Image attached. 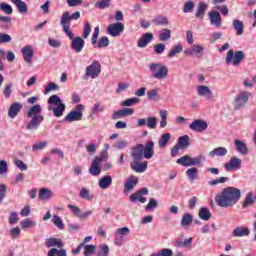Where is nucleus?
<instances>
[{"label":"nucleus","instance_id":"2eb2a0df","mask_svg":"<svg viewBox=\"0 0 256 256\" xmlns=\"http://www.w3.org/2000/svg\"><path fill=\"white\" fill-rule=\"evenodd\" d=\"M144 159H152L155 155V142L148 141L146 145H143Z\"/></svg>","mask_w":256,"mask_h":256},{"label":"nucleus","instance_id":"aec40b11","mask_svg":"<svg viewBox=\"0 0 256 256\" xmlns=\"http://www.w3.org/2000/svg\"><path fill=\"white\" fill-rule=\"evenodd\" d=\"M141 160H134L131 162L130 167L135 173H145L147 171V162H139Z\"/></svg>","mask_w":256,"mask_h":256},{"label":"nucleus","instance_id":"ea45409f","mask_svg":"<svg viewBox=\"0 0 256 256\" xmlns=\"http://www.w3.org/2000/svg\"><path fill=\"white\" fill-rule=\"evenodd\" d=\"M176 163L178 165H182V167H191V156L189 155H184L180 157Z\"/></svg>","mask_w":256,"mask_h":256},{"label":"nucleus","instance_id":"f03ea898","mask_svg":"<svg viewBox=\"0 0 256 256\" xmlns=\"http://www.w3.org/2000/svg\"><path fill=\"white\" fill-rule=\"evenodd\" d=\"M41 111H43V108L39 104H35L34 106L28 109L27 117L31 119L26 126V129L28 131L39 129V125H41L43 121H45V117L41 115Z\"/></svg>","mask_w":256,"mask_h":256},{"label":"nucleus","instance_id":"0e129e2a","mask_svg":"<svg viewBox=\"0 0 256 256\" xmlns=\"http://www.w3.org/2000/svg\"><path fill=\"white\" fill-rule=\"evenodd\" d=\"M68 209H70V211L73 213V215H75L76 217H79V219H81V208L80 207L69 204Z\"/></svg>","mask_w":256,"mask_h":256},{"label":"nucleus","instance_id":"a19ab883","mask_svg":"<svg viewBox=\"0 0 256 256\" xmlns=\"http://www.w3.org/2000/svg\"><path fill=\"white\" fill-rule=\"evenodd\" d=\"M198 215L203 221H209V219H211V211H209L207 207L201 208Z\"/></svg>","mask_w":256,"mask_h":256},{"label":"nucleus","instance_id":"8fccbe9b","mask_svg":"<svg viewBox=\"0 0 256 256\" xmlns=\"http://www.w3.org/2000/svg\"><path fill=\"white\" fill-rule=\"evenodd\" d=\"M140 101L141 99L137 97L126 99L122 102V107H133V105H137Z\"/></svg>","mask_w":256,"mask_h":256},{"label":"nucleus","instance_id":"ddd939ff","mask_svg":"<svg viewBox=\"0 0 256 256\" xmlns=\"http://www.w3.org/2000/svg\"><path fill=\"white\" fill-rule=\"evenodd\" d=\"M208 124L205 120L196 119L190 125L189 129L191 131H196V133H203V131H207Z\"/></svg>","mask_w":256,"mask_h":256},{"label":"nucleus","instance_id":"a211bd4d","mask_svg":"<svg viewBox=\"0 0 256 256\" xmlns=\"http://www.w3.org/2000/svg\"><path fill=\"white\" fill-rule=\"evenodd\" d=\"M21 53L23 55V59L28 65H31L33 63V57L35 55V51H33V48L31 46H24L21 49Z\"/></svg>","mask_w":256,"mask_h":256},{"label":"nucleus","instance_id":"49530a36","mask_svg":"<svg viewBox=\"0 0 256 256\" xmlns=\"http://www.w3.org/2000/svg\"><path fill=\"white\" fill-rule=\"evenodd\" d=\"M109 252H110L109 246L107 244H103L98 247L96 256H109Z\"/></svg>","mask_w":256,"mask_h":256},{"label":"nucleus","instance_id":"603ef678","mask_svg":"<svg viewBox=\"0 0 256 256\" xmlns=\"http://www.w3.org/2000/svg\"><path fill=\"white\" fill-rule=\"evenodd\" d=\"M181 51H183V46L181 44L174 46V48L167 54L168 59H172V57H175V55L181 53Z\"/></svg>","mask_w":256,"mask_h":256},{"label":"nucleus","instance_id":"f704fd0d","mask_svg":"<svg viewBox=\"0 0 256 256\" xmlns=\"http://www.w3.org/2000/svg\"><path fill=\"white\" fill-rule=\"evenodd\" d=\"M227 155V148L217 147L209 152V157H225Z\"/></svg>","mask_w":256,"mask_h":256},{"label":"nucleus","instance_id":"6ab92c4d","mask_svg":"<svg viewBox=\"0 0 256 256\" xmlns=\"http://www.w3.org/2000/svg\"><path fill=\"white\" fill-rule=\"evenodd\" d=\"M208 17H210V25H215V27H221L223 24V19L221 18V14L219 11L213 10L208 13Z\"/></svg>","mask_w":256,"mask_h":256},{"label":"nucleus","instance_id":"412c9836","mask_svg":"<svg viewBox=\"0 0 256 256\" xmlns=\"http://www.w3.org/2000/svg\"><path fill=\"white\" fill-rule=\"evenodd\" d=\"M137 183H139V178H137V176H130L124 183V193L133 191V189H135L137 186Z\"/></svg>","mask_w":256,"mask_h":256},{"label":"nucleus","instance_id":"09e8293b","mask_svg":"<svg viewBox=\"0 0 256 256\" xmlns=\"http://www.w3.org/2000/svg\"><path fill=\"white\" fill-rule=\"evenodd\" d=\"M176 145H179L181 149H187V146L189 145V136L184 135L179 137Z\"/></svg>","mask_w":256,"mask_h":256},{"label":"nucleus","instance_id":"f257e3e1","mask_svg":"<svg viewBox=\"0 0 256 256\" xmlns=\"http://www.w3.org/2000/svg\"><path fill=\"white\" fill-rule=\"evenodd\" d=\"M215 203L218 207L227 209L233 207L241 199V190L235 187L228 186L215 196Z\"/></svg>","mask_w":256,"mask_h":256},{"label":"nucleus","instance_id":"4d7b16f0","mask_svg":"<svg viewBox=\"0 0 256 256\" xmlns=\"http://www.w3.org/2000/svg\"><path fill=\"white\" fill-rule=\"evenodd\" d=\"M147 97L150 101H159V93L157 89H151L147 92Z\"/></svg>","mask_w":256,"mask_h":256},{"label":"nucleus","instance_id":"c85d7f7f","mask_svg":"<svg viewBox=\"0 0 256 256\" xmlns=\"http://www.w3.org/2000/svg\"><path fill=\"white\" fill-rule=\"evenodd\" d=\"M39 199L41 201H49V199H53V191L49 188H41L39 191Z\"/></svg>","mask_w":256,"mask_h":256},{"label":"nucleus","instance_id":"72a5a7b5","mask_svg":"<svg viewBox=\"0 0 256 256\" xmlns=\"http://www.w3.org/2000/svg\"><path fill=\"white\" fill-rule=\"evenodd\" d=\"M11 3L15 5L19 13H28L29 9L27 7V3L23 2L22 0H11Z\"/></svg>","mask_w":256,"mask_h":256},{"label":"nucleus","instance_id":"79ce46f5","mask_svg":"<svg viewBox=\"0 0 256 256\" xmlns=\"http://www.w3.org/2000/svg\"><path fill=\"white\" fill-rule=\"evenodd\" d=\"M191 223H193V215H191L190 213H185L181 219V226L189 227Z\"/></svg>","mask_w":256,"mask_h":256},{"label":"nucleus","instance_id":"e2e57ef3","mask_svg":"<svg viewBox=\"0 0 256 256\" xmlns=\"http://www.w3.org/2000/svg\"><path fill=\"white\" fill-rule=\"evenodd\" d=\"M229 181V177H219L218 179L212 180L209 182V185L211 187H215V185H219V183H227Z\"/></svg>","mask_w":256,"mask_h":256},{"label":"nucleus","instance_id":"e433bc0d","mask_svg":"<svg viewBox=\"0 0 256 256\" xmlns=\"http://www.w3.org/2000/svg\"><path fill=\"white\" fill-rule=\"evenodd\" d=\"M152 23L156 26L169 25V20L163 15H158L153 18Z\"/></svg>","mask_w":256,"mask_h":256},{"label":"nucleus","instance_id":"393cba45","mask_svg":"<svg viewBox=\"0 0 256 256\" xmlns=\"http://www.w3.org/2000/svg\"><path fill=\"white\" fill-rule=\"evenodd\" d=\"M241 163V159L237 157H232L230 159V162L225 164V169H227V171H237V169L241 167Z\"/></svg>","mask_w":256,"mask_h":256},{"label":"nucleus","instance_id":"7ed1b4c3","mask_svg":"<svg viewBox=\"0 0 256 256\" xmlns=\"http://www.w3.org/2000/svg\"><path fill=\"white\" fill-rule=\"evenodd\" d=\"M81 18V12L76 11L72 14L69 12H64L60 19V25L63 27L64 33L67 35L68 39H73V31H71V21H78Z\"/></svg>","mask_w":256,"mask_h":256},{"label":"nucleus","instance_id":"864d4df0","mask_svg":"<svg viewBox=\"0 0 256 256\" xmlns=\"http://www.w3.org/2000/svg\"><path fill=\"white\" fill-rule=\"evenodd\" d=\"M98 49H103L105 47H109V38L107 36H103L98 43L96 44V46Z\"/></svg>","mask_w":256,"mask_h":256},{"label":"nucleus","instance_id":"de8ad7c7","mask_svg":"<svg viewBox=\"0 0 256 256\" xmlns=\"http://www.w3.org/2000/svg\"><path fill=\"white\" fill-rule=\"evenodd\" d=\"M159 115H160V118H161L160 128L161 129H165V127H167V115H168V112H167V110H160L159 111Z\"/></svg>","mask_w":256,"mask_h":256},{"label":"nucleus","instance_id":"dca6fc26","mask_svg":"<svg viewBox=\"0 0 256 256\" xmlns=\"http://www.w3.org/2000/svg\"><path fill=\"white\" fill-rule=\"evenodd\" d=\"M131 157L134 161H142L144 159L143 144H137L131 148Z\"/></svg>","mask_w":256,"mask_h":256},{"label":"nucleus","instance_id":"2f4dec72","mask_svg":"<svg viewBox=\"0 0 256 256\" xmlns=\"http://www.w3.org/2000/svg\"><path fill=\"white\" fill-rule=\"evenodd\" d=\"M232 25L237 35H243L245 33V24H243V21L234 19Z\"/></svg>","mask_w":256,"mask_h":256},{"label":"nucleus","instance_id":"37998d69","mask_svg":"<svg viewBox=\"0 0 256 256\" xmlns=\"http://www.w3.org/2000/svg\"><path fill=\"white\" fill-rule=\"evenodd\" d=\"M84 247V256H92L95 255V251H97V246L93 244H87Z\"/></svg>","mask_w":256,"mask_h":256},{"label":"nucleus","instance_id":"4c0bfd02","mask_svg":"<svg viewBox=\"0 0 256 256\" xmlns=\"http://www.w3.org/2000/svg\"><path fill=\"white\" fill-rule=\"evenodd\" d=\"M79 197L81 199H85L86 201H93V199H94L93 194H91V192L87 188H82L80 190Z\"/></svg>","mask_w":256,"mask_h":256},{"label":"nucleus","instance_id":"58836bf2","mask_svg":"<svg viewBox=\"0 0 256 256\" xmlns=\"http://www.w3.org/2000/svg\"><path fill=\"white\" fill-rule=\"evenodd\" d=\"M170 139L171 133L163 134L158 141V146L160 147V149H163V147H167V143H169Z\"/></svg>","mask_w":256,"mask_h":256},{"label":"nucleus","instance_id":"5fc2aeb1","mask_svg":"<svg viewBox=\"0 0 256 256\" xmlns=\"http://www.w3.org/2000/svg\"><path fill=\"white\" fill-rule=\"evenodd\" d=\"M0 10L7 15H13V7L5 2L0 3Z\"/></svg>","mask_w":256,"mask_h":256},{"label":"nucleus","instance_id":"1a4fd4ad","mask_svg":"<svg viewBox=\"0 0 256 256\" xmlns=\"http://www.w3.org/2000/svg\"><path fill=\"white\" fill-rule=\"evenodd\" d=\"M101 75V63L95 60L91 65H89L85 70V77H90V79H97Z\"/></svg>","mask_w":256,"mask_h":256},{"label":"nucleus","instance_id":"473e14b6","mask_svg":"<svg viewBox=\"0 0 256 256\" xmlns=\"http://www.w3.org/2000/svg\"><path fill=\"white\" fill-rule=\"evenodd\" d=\"M113 183V178L111 176H103L99 180V187L100 189H109L111 187V184Z\"/></svg>","mask_w":256,"mask_h":256},{"label":"nucleus","instance_id":"7c9ffc66","mask_svg":"<svg viewBox=\"0 0 256 256\" xmlns=\"http://www.w3.org/2000/svg\"><path fill=\"white\" fill-rule=\"evenodd\" d=\"M234 144L236 147V151H238V153H241V155H247V153H249V148H247V144H245V142L241 140H235Z\"/></svg>","mask_w":256,"mask_h":256},{"label":"nucleus","instance_id":"20e7f679","mask_svg":"<svg viewBox=\"0 0 256 256\" xmlns=\"http://www.w3.org/2000/svg\"><path fill=\"white\" fill-rule=\"evenodd\" d=\"M48 111H52L54 117H63L65 113V103L61 101V98L57 95H52L48 99Z\"/></svg>","mask_w":256,"mask_h":256},{"label":"nucleus","instance_id":"9b49d317","mask_svg":"<svg viewBox=\"0 0 256 256\" xmlns=\"http://www.w3.org/2000/svg\"><path fill=\"white\" fill-rule=\"evenodd\" d=\"M141 195H149V189L142 188L138 190L136 193L130 195L131 203H136L137 201H139V203H147V198L141 197Z\"/></svg>","mask_w":256,"mask_h":256},{"label":"nucleus","instance_id":"13d9d810","mask_svg":"<svg viewBox=\"0 0 256 256\" xmlns=\"http://www.w3.org/2000/svg\"><path fill=\"white\" fill-rule=\"evenodd\" d=\"M20 225L21 229H29L31 227H35V222L26 218L20 222Z\"/></svg>","mask_w":256,"mask_h":256},{"label":"nucleus","instance_id":"c756f323","mask_svg":"<svg viewBox=\"0 0 256 256\" xmlns=\"http://www.w3.org/2000/svg\"><path fill=\"white\" fill-rule=\"evenodd\" d=\"M207 7L208 6L205 2H199L195 14L196 19H201V21H203V18L205 17V11H207Z\"/></svg>","mask_w":256,"mask_h":256},{"label":"nucleus","instance_id":"4468645a","mask_svg":"<svg viewBox=\"0 0 256 256\" xmlns=\"http://www.w3.org/2000/svg\"><path fill=\"white\" fill-rule=\"evenodd\" d=\"M135 113V110L133 108H123L121 110L115 111L111 119L113 121H117V119H123L124 117H131Z\"/></svg>","mask_w":256,"mask_h":256},{"label":"nucleus","instance_id":"6e6552de","mask_svg":"<svg viewBox=\"0 0 256 256\" xmlns=\"http://www.w3.org/2000/svg\"><path fill=\"white\" fill-rule=\"evenodd\" d=\"M245 59V53L239 50L234 52L233 50H229L226 55V63H232L234 67H239L241 61Z\"/></svg>","mask_w":256,"mask_h":256},{"label":"nucleus","instance_id":"4be33fe9","mask_svg":"<svg viewBox=\"0 0 256 256\" xmlns=\"http://www.w3.org/2000/svg\"><path fill=\"white\" fill-rule=\"evenodd\" d=\"M21 109H23V104H21V102L12 103L8 110V117H10V119H15L16 116L19 115Z\"/></svg>","mask_w":256,"mask_h":256},{"label":"nucleus","instance_id":"39448f33","mask_svg":"<svg viewBox=\"0 0 256 256\" xmlns=\"http://www.w3.org/2000/svg\"><path fill=\"white\" fill-rule=\"evenodd\" d=\"M46 247H58L52 248L48 251V256H67V250L63 249V241L59 238H48L45 243Z\"/></svg>","mask_w":256,"mask_h":256},{"label":"nucleus","instance_id":"338daca9","mask_svg":"<svg viewBox=\"0 0 256 256\" xmlns=\"http://www.w3.org/2000/svg\"><path fill=\"white\" fill-rule=\"evenodd\" d=\"M159 204L157 203V200H155L154 198H151L149 200V203L146 206V211H153V209H156V207H158Z\"/></svg>","mask_w":256,"mask_h":256},{"label":"nucleus","instance_id":"69168bd1","mask_svg":"<svg viewBox=\"0 0 256 256\" xmlns=\"http://www.w3.org/2000/svg\"><path fill=\"white\" fill-rule=\"evenodd\" d=\"M11 93H13V84H6L3 90V95L6 97V99H9V97H11Z\"/></svg>","mask_w":256,"mask_h":256},{"label":"nucleus","instance_id":"b1692460","mask_svg":"<svg viewBox=\"0 0 256 256\" xmlns=\"http://www.w3.org/2000/svg\"><path fill=\"white\" fill-rule=\"evenodd\" d=\"M197 94L199 97H206L208 100L213 99V92L211 91V88L206 85H200L197 87Z\"/></svg>","mask_w":256,"mask_h":256},{"label":"nucleus","instance_id":"3c124183","mask_svg":"<svg viewBox=\"0 0 256 256\" xmlns=\"http://www.w3.org/2000/svg\"><path fill=\"white\" fill-rule=\"evenodd\" d=\"M96 9H107L111 7V0H100L95 3Z\"/></svg>","mask_w":256,"mask_h":256},{"label":"nucleus","instance_id":"423d86ee","mask_svg":"<svg viewBox=\"0 0 256 256\" xmlns=\"http://www.w3.org/2000/svg\"><path fill=\"white\" fill-rule=\"evenodd\" d=\"M151 77L161 81L169 77V68L161 63H152L149 66Z\"/></svg>","mask_w":256,"mask_h":256},{"label":"nucleus","instance_id":"c9c22d12","mask_svg":"<svg viewBox=\"0 0 256 256\" xmlns=\"http://www.w3.org/2000/svg\"><path fill=\"white\" fill-rule=\"evenodd\" d=\"M254 195V192H248L246 194L244 202L242 203L243 209H247V207H250V205H253V203H255V198H253Z\"/></svg>","mask_w":256,"mask_h":256},{"label":"nucleus","instance_id":"774afa93","mask_svg":"<svg viewBox=\"0 0 256 256\" xmlns=\"http://www.w3.org/2000/svg\"><path fill=\"white\" fill-rule=\"evenodd\" d=\"M157 256H173V250L169 248H164L158 251Z\"/></svg>","mask_w":256,"mask_h":256},{"label":"nucleus","instance_id":"9d476101","mask_svg":"<svg viewBox=\"0 0 256 256\" xmlns=\"http://www.w3.org/2000/svg\"><path fill=\"white\" fill-rule=\"evenodd\" d=\"M125 31V25L121 22L112 23L107 27V33L111 37H119Z\"/></svg>","mask_w":256,"mask_h":256},{"label":"nucleus","instance_id":"5701e85b","mask_svg":"<svg viewBox=\"0 0 256 256\" xmlns=\"http://www.w3.org/2000/svg\"><path fill=\"white\" fill-rule=\"evenodd\" d=\"M249 101V92L245 91L242 92L237 98L235 99L234 109H241L245 103Z\"/></svg>","mask_w":256,"mask_h":256},{"label":"nucleus","instance_id":"bb28decb","mask_svg":"<svg viewBox=\"0 0 256 256\" xmlns=\"http://www.w3.org/2000/svg\"><path fill=\"white\" fill-rule=\"evenodd\" d=\"M100 165H101V162H99V160L94 159L89 168L90 175H93L94 177L101 175V166Z\"/></svg>","mask_w":256,"mask_h":256},{"label":"nucleus","instance_id":"c03bdc74","mask_svg":"<svg viewBox=\"0 0 256 256\" xmlns=\"http://www.w3.org/2000/svg\"><path fill=\"white\" fill-rule=\"evenodd\" d=\"M186 175L189 181H195L197 179V175H199V170L195 167L186 170Z\"/></svg>","mask_w":256,"mask_h":256},{"label":"nucleus","instance_id":"a878e982","mask_svg":"<svg viewBox=\"0 0 256 256\" xmlns=\"http://www.w3.org/2000/svg\"><path fill=\"white\" fill-rule=\"evenodd\" d=\"M251 234L249 227L238 226L232 231L233 237H248Z\"/></svg>","mask_w":256,"mask_h":256},{"label":"nucleus","instance_id":"052dcab7","mask_svg":"<svg viewBox=\"0 0 256 256\" xmlns=\"http://www.w3.org/2000/svg\"><path fill=\"white\" fill-rule=\"evenodd\" d=\"M53 224L58 227V229H65V225L63 224V220L58 215H55L52 219Z\"/></svg>","mask_w":256,"mask_h":256},{"label":"nucleus","instance_id":"f8f14e48","mask_svg":"<svg viewBox=\"0 0 256 256\" xmlns=\"http://www.w3.org/2000/svg\"><path fill=\"white\" fill-rule=\"evenodd\" d=\"M69 39L72 40L71 49L75 53H81L85 47V40H83L80 36L75 37V34H73V37Z\"/></svg>","mask_w":256,"mask_h":256},{"label":"nucleus","instance_id":"f3484780","mask_svg":"<svg viewBox=\"0 0 256 256\" xmlns=\"http://www.w3.org/2000/svg\"><path fill=\"white\" fill-rule=\"evenodd\" d=\"M205 48L201 45L194 44L190 48L184 51L185 55L189 57H197V55H203Z\"/></svg>","mask_w":256,"mask_h":256},{"label":"nucleus","instance_id":"680f3d73","mask_svg":"<svg viewBox=\"0 0 256 256\" xmlns=\"http://www.w3.org/2000/svg\"><path fill=\"white\" fill-rule=\"evenodd\" d=\"M147 128L148 129H156L157 128V118L156 117H148L147 118Z\"/></svg>","mask_w":256,"mask_h":256},{"label":"nucleus","instance_id":"cd10ccee","mask_svg":"<svg viewBox=\"0 0 256 256\" xmlns=\"http://www.w3.org/2000/svg\"><path fill=\"white\" fill-rule=\"evenodd\" d=\"M150 41H153V34L151 33H145L137 43V47L140 49L145 48L146 45H149Z\"/></svg>","mask_w":256,"mask_h":256},{"label":"nucleus","instance_id":"a18cd8bd","mask_svg":"<svg viewBox=\"0 0 256 256\" xmlns=\"http://www.w3.org/2000/svg\"><path fill=\"white\" fill-rule=\"evenodd\" d=\"M171 39V30L164 28L160 35H159V41L166 42Z\"/></svg>","mask_w":256,"mask_h":256},{"label":"nucleus","instance_id":"bf43d9fd","mask_svg":"<svg viewBox=\"0 0 256 256\" xmlns=\"http://www.w3.org/2000/svg\"><path fill=\"white\" fill-rule=\"evenodd\" d=\"M202 161H205V157L203 155H200L195 158L190 157V167H193L195 165H201Z\"/></svg>","mask_w":256,"mask_h":256},{"label":"nucleus","instance_id":"0eeeda50","mask_svg":"<svg viewBox=\"0 0 256 256\" xmlns=\"http://www.w3.org/2000/svg\"><path fill=\"white\" fill-rule=\"evenodd\" d=\"M83 111H85V106H83V104H78L74 110L70 111L68 115L64 117V121H67L68 123L81 121V119H83Z\"/></svg>","mask_w":256,"mask_h":256},{"label":"nucleus","instance_id":"6e6d98bb","mask_svg":"<svg viewBox=\"0 0 256 256\" xmlns=\"http://www.w3.org/2000/svg\"><path fill=\"white\" fill-rule=\"evenodd\" d=\"M193 9H195V3L188 1L184 4L182 11L183 13H193Z\"/></svg>","mask_w":256,"mask_h":256}]
</instances>
